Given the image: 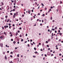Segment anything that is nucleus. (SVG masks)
Here are the masks:
<instances>
[{
  "instance_id": "680f3d73",
  "label": "nucleus",
  "mask_w": 63,
  "mask_h": 63,
  "mask_svg": "<svg viewBox=\"0 0 63 63\" xmlns=\"http://www.w3.org/2000/svg\"><path fill=\"white\" fill-rule=\"evenodd\" d=\"M12 26H15V25L14 24H13Z\"/></svg>"
},
{
  "instance_id": "4d7b16f0",
  "label": "nucleus",
  "mask_w": 63,
  "mask_h": 63,
  "mask_svg": "<svg viewBox=\"0 0 63 63\" xmlns=\"http://www.w3.org/2000/svg\"><path fill=\"white\" fill-rule=\"evenodd\" d=\"M48 26H47V28H49V27H48Z\"/></svg>"
},
{
  "instance_id": "a18cd8bd",
  "label": "nucleus",
  "mask_w": 63,
  "mask_h": 63,
  "mask_svg": "<svg viewBox=\"0 0 63 63\" xmlns=\"http://www.w3.org/2000/svg\"><path fill=\"white\" fill-rule=\"evenodd\" d=\"M6 27H7V28H8V26L7 25L6 26Z\"/></svg>"
},
{
  "instance_id": "bf43d9fd",
  "label": "nucleus",
  "mask_w": 63,
  "mask_h": 63,
  "mask_svg": "<svg viewBox=\"0 0 63 63\" xmlns=\"http://www.w3.org/2000/svg\"><path fill=\"white\" fill-rule=\"evenodd\" d=\"M54 21H55L54 20H53V21H52V22H54Z\"/></svg>"
},
{
  "instance_id": "0e129e2a",
  "label": "nucleus",
  "mask_w": 63,
  "mask_h": 63,
  "mask_svg": "<svg viewBox=\"0 0 63 63\" xmlns=\"http://www.w3.org/2000/svg\"><path fill=\"white\" fill-rule=\"evenodd\" d=\"M40 50H41V51H43V50H42V49H40Z\"/></svg>"
},
{
  "instance_id": "aec40b11",
  "label": "nucleus",
  "mask_w": 63,
  "mask_h": 63,
  "mask_svg": "<svg viewBox=\"0 0 63 63\" xmlns=\"http://www.w3.org/2000/svg\"><path fill=\"white\" fill-rule=\"evenodd\" d=\"M34 53H35V54H36V53H37V51H36V52H34Z\"/></svg>"
},
{
  "instance_id": "393cba45",
  "label": "nucleus",
  "mask_w": 63,
  "mask_h": 63,
  "mask_svg": "<svg viewBox=\"0 0 63 63\" xmlns=\"http://www.w3.org/2000/svg\"><path fill=\"white\" fill-rule=\"evenodd\" d=\"M62 1H61L60 2V3L62 4Z\"/></svg>"
},
{
  "instance_id": "5701e85b",
  "label": "nucleus",
  "mask_w": 63,
  "mask_h": 63,
  "mask_svg": "<svg viewBox=\"0 0 63 63\" xmlns=\"http://www.w3.org/2000/svg\"><path fill=\"white\" fill-rule=\"evenodd\" d=\"M52 19V17H50V19L51 20Z\"/></svg>"
},
{
  "instance_id": "603ef678",
  "label": "nucleus",
  "mask_w": 63,
  "mask_h": 63,
  "mask_svg": "<svg viewBox=\"0 0 63 63\" xmlns=\"http://www.w3.org/2000/svg\"><path fill=\"white\" fill-rule=\"evenodd\" d=\"M4 34H5L6 35V32H4Z\"/></svg>"
},
{
  "instance_id": "4c0bfd02",
  "label": "nucleus",
  "mask_w": 63,
  "mask_h": 63,
  "mask_svg": "<svg viewBox=\"0 0 63 63\" xmlns=\"http://www.w3.org/2000/svg\"><path fill=\"white\" fill-rule=\"evenodd\" d=\"M13 11H15V9H14L13 10Z\"/></svg>"
},
{
  "instance_id": "473e14b6",
  "label": "nucleus",
  "mask_w": 63,
  "mask_h": 63,
  "mask_svg": "<svg viewBox=\"0 0 63 63\" xmlns=\"http://www.w3.org/2000/svg\"><path fill=\"white\" fill-rule=\"evenodd\" d=\"M49 11H51V9H50L49 10Z\"/></svg>"
},
{
  "instance_id": "338daca9",
  "label": "nucleus",
  "mask_w": 63,
  "mask_h": 63,
  "mask_svg": "<svg viewBox=\"0 0 63 63\" xmlns=\"http://www.w3.org/2000/svg\"><path fill=\"white\" fill-rule=\"evenodd\" d=\"M26 36H27V34H26Z\"/></svg>"
},
{
  "instance_id": "412c9836",
  "label": "nucleus",
  "mask_w": 63,
  "mask_h": 63,
  "mask_svg": "<svg viewBox=\"0 0 63 63\" xmlns=\"http://www.w3.org/2000/svg\"><path fill=\"white\" fill-rule=\"evenodd\" d=\"M41 5L43 6H44V5L43 4V3H41Z\"/></svg>"
},
{
  "instance_id": "f3484780",
  "label": "nucleus",
  "mask_w": 63,
  "mask_h": 63,
  "mask_svg": "<svg viewBox=\"0 0 63 63\" xmlns=\"http://www.w3.org/2000/svg\"><path fill=\"white\" fill-rule=\"evenodd\" d=\"M21 42H23V39H22L21 40Z\"/></svg>"
},
{
  "instance_id": "f257e3e1",
  "label": "nucleus",
  "mask_w": 63,
  "mask_h": 63,
  "mask_svg": "<svg viewBox=\"0 0 63 63\" xmlns=\"http://www.w3.org/2000/svg\"><path fill=\"white\" fill-rule=\"evenodd\" d=\"M47 55L48 56H49L51 55V53L50 52H48L47 53Z\"/></svg>"
},
{
  "instance_id": "72a5a7b5",
  "label": "nucleus",
  "mask_w": 63,
  "mask_h": 63,
  "mask_svg": "<svg viewBox=\"0 0 63 63\" xmlns=\"http://www.w3.org/2000/svg\"><path fill=\"white\" fill-rule=\"evenodd\" d=\"M46 43H48V41H46Z\"/></svg>"
},
{
  "instance_id": "6e6d98bb",
  "label": "nucleus",
  "mask_w": 63,
  "mask_h": 63,
  "mask_svg": "<svg viewBox=\"0 0 63 63\" xmlns=\"http://www.w3.org/2000/svg\"><path fill=\"white\" fill-rule=\"evenodd\" d=\"M39 8H40V6H39L38 8V9H39Z\"/></svg>"
},
{
  "instance_id": "e2e57ef3",
  "label": "nucleus",
  "mask_w": 63,
  "mask_h": 63,
  "mask_svg": "<svg viewBox=\"0 0 63 63\" xmlns=\"http://www.w3.org/2000/svg\"><path fill=\"white\" fill-rule=\"evenodd\" d=\"M11 54H13V52H11L10 53Z\"/></svg>"
},
{
  "instance_id": "de8ad7c7",
  "label": "nucleus",
  "mask_w": 63,
  "mask_h": 63,
  "mask_svg": "<svg viewBox=\"0 0 63 63\" xmlns=\"http://www.w3.org/2000/svg\"><path fill=\"white\" fill-rule=\"evenodd\" d=\"M14 2L15 3H16V1H14Z\"/></svg>"
},
{
  "instance_id": "49530a36",
  "label": "nucleus",
  "mask_w": 63,
  "mask_h": 63,
  "mask_svg": "<svg viewBox=\"0 0 63 63\" xmlns=\"http://www.w3.org/2000/svg\"><path fill=\"white\" fill-rule=\"evenodd\" d=\"M47 7H46L45 8V10H47Z\"/></svg>"
},
{
  "instance_id": "1a4fd4ad",
  "label": "nucleus",
  "mask_w": 63,
  "mask_h": 63,
  "mask_svg": "<svg viewBox=\"0 0 63 63\" xmlns=\"http://www.w3.org/2000/svg\"><path fill=\"white\" fill-rule=\"evenodd\" d=\"M17 34H18V33L17 32H16V36H17Z\"/></svg>"
},
{
  "instance_id": "ea45409f",
  "label": "nucleus",
  "mask_w": 63,
  "mask_h": 63,
  "mask_svg": "<svg viewBox=\"0 0 63 63\" xmlns=\"http://www.w3.org/2000/svg\"><path fill=\"white\" fill-rule=\"evenodd\" d=\"M9 26H11V24H10V23L9 24Z\"/></svg>"
},
{
  "instance_id": "052dcab7",
  "label": "nucleus",
  "mask_w": 63,
  "mask_h": 63,
  "mask_svg": "<svg viewBox=\"0 0 63 63\" xmlns=\"http://www.w3.org/2000/svg\"><path fill=\"white\" fill-rule=\"evenodd\" d=\"M33 57H36V56H33Z\"/></svg>"
},
{
  "instance_id": "bb28decb",
  "label": "nucleus",
  "mask_w": 63,
  "mask_h": 63,
  "mask_svg": "<svg viewBox=\"0 0 63 63\" xmlns=\"http://www.w3.org/2000/svg\"><path fill=\"white\" fill-rule=\"evenodd\" d=\"M55 33H57V31H55Z\"/></svg>"
},
{
  "instance_id": "6ab92c4d",
  "label": "nucleus",
  "mask_w": 63,
  "mask_h": 63,
  "mask_svg": "<svg viewBox=\"0 0 63 63\" xmlns=\"http://www.w3.org/2000/svg\"><path fill=\"white\" fill-rule=\"evenodd\" d=\"M13 44H16V41H14L13 42Z\"/></svg>"
},
{
  "instance_id": "58836bf2",
  "label": "nucleus",
  "mask_w": 63,
  "mask_h": 63,
  "mask_svg": "<svg viewBox=\"0 0 63 63\" xmlns=\"http://www.w3.org/2000/svg\"><path fill=\"white\" fill-rule=\"evenodd\" d=\"M19 54H18L17 55V57H19Z\"/></svg>"
},
{
  "instance_id": "e433bc0d",
  "label": "nucleus",
  "mask_w": 63,
  "mask_h": 63,
  "mask_svg": "<svg viewBox=\"0 0 63 63\" xmlns=\"http://www.w3.org/2000/svg\"><path fill=\"white\" fill-rule=\"evenodd\" d=\"M11 26H9V28H10V29H11Z\"/></svg>"
},
{
  "instance_id": "cd10ccee",
  "label": "nucleus",
  "mask_w": 63,
  "mask_h": 63,
  "mask_svg": "<svg viewBox=\"0 0 63 63\" xmlns=\"http://www.w3.org/2000/svg\"><path fill=\"white\" fill-rule=\"evenodd\" d=\"M17 32L18 33H19L20 32V31H17Z\"/></svg>"
},
{
  "instance_id": "8fccbe9b",
  "label": "nucleus",
  "mask_w": 63,
  "mask_h": 63,
  "mask_svg": "<svg viewBox=\"0 0 63 63\" xmlns=\"http://www.w3.org/2000/svg\"><path fill=\"white\" fill-rule=\"evenodd\" d=\"M45 56H46V57H47V55H46V54H45Z\"/></svg>"
},
{
  "instance_id": "864d4df0",
  "label": "nucleus",
  "mask_w": 63,
  "mask_h": 63,
  "mask_svg": "<svg viewBox=\"0 0 63 63\" xmlns=\"http://www.w3.org/2000/svg\"><path fill=\"white\" fill-rule=\"evenodd\" d=\"M50 30H49L48 29V32H49V31H50Z\"/></svg>"
},
{
  "instance_id": "79ce46f5",
  "label": "nucleus",
  "mask_w": 63,
  "mask_h": 63,
  "mask_svg": "<svg viewBox=\"0 0 63 63\" xmlns=\"http://www.w3.org/2000/svg\"><path fill=\"white\" fill-rule=\"evenodd\" d=\"M38 15H39H39H40V13H38Z\"/></svg>"
},
{
  "instance_id": "20e7f679",
  "label": "nucleus",
  "mask_w": 63,
  "mask_h": 63,
  "mask_svg": "<svg viewBox=\"0 0 63 63\" xmlns=\"http://www.w3.org/2000/svg\"><path fill=\"white\" fill-rule=\"evenodd\" d=\"M17 62H18L19 61V58H17Z\"/></svg>"
},
{
  "instance_id": "37998d69",
  "label": "nucleus",
  "mask_w": 63,
  "mask_h": 63,
  "mask_svg": "<svg viewBox=\"0 0 63 63\" xmlns=\"http://www.w3.org/2000/svg\"><path fill=\"white\" fill-rule=\"evenodd\" d=\"M51 9H52V8H53V7H52V6H51Z\"/></svg>"
},
{
  "instance_id": "c03bdc74",
  "label": "nucleus",
  "mask_w": 63,
  "mask_h": 63,
  "mask_svg": "<svg viewBox=\"0 0 63 63\" xmlns=\"http://www.w3.org/2000/svg\"><path fill=\"white\" fill-rule=\"evenodd\" d=\"M28 47H30V46L29 45V44H28Z\"/></svg>"
},
{
  "instance_id": "a19ab883",
  "label": "nucleus",
  "mask_w": 63,
  "mask_h": 63,
  "mask_svg": "<svg viewBox=\"0 0 63 63\" xmlns=\"http://www.w3.org/2000/svg\"><path fill=\"white\" fill-rule=\"evenodd\" d=\"M41 25H42V24H41H41H40V26H41Z\"/></svg>"
},
{
  "instance_id": "a211bd4d",
  "label": "nucleus",
  "mask_w": 63,
  "mask_h": 63,
  "mask_svg": "<svg viewBox=\"0 0 63 63\" xmlns=\"http://www.w3.org/2000/svg\"><path fill=\"white\" fill-rule=\"evenodd\" d=\"M5 18H7V17H8V16H5Z\"/></svg>"
},
{
  "instance_id": "b1692460",
  "label": "nucleus",
  "mask_w": 63,
  "mask_h": 63,
  "mask_svg": "<svg viewBox=\"0 0 63 63\" xmlns=\"http://www.w3.org/2000/svg\"><path fill=\"white\" fill-rule=\"evenodd\" d=\"M22 17H23L24 16V15H22Z\"/></svg>"
},
{
  "instance_id": "09e8293b",
  "label": "nucleus",
  "mask_w": 63,
  "mask_h": 63,
  "mask_svg": "<svg viewBox=\"0 0 63 63\" xmlns=\"http://www.w3.org/2000/svg\"><path fill=\"white\" fill-rule=\"evenodd\" d=\"M59 41L60 42H61V39H59Z\"/></svg>"
},
{
  "instance_id": "dca6fc26",
  "label": "nucleus",
  "mask_w": 63,
  "mask_h": 63,
  "mask_svg": "<svg viewBox=\"0 0 63 63\" xmlns=\"http://www.w3.org/2000/svg\"><path fill=\"white\" fill-rule=\"evenodd\" d=\"M54 55L53 54H51V56H53Z\"/></svg>"
},
{
  "instance_id": "4468645a",
  "label": "nucleus",
  "mask_w": 63,
  "mask_h": 63,
  "mask_svg": "<svg viewBox=\"0 0 63 63\" xmlns=\"http://www.w3.org/2000/svg\"><path fill=\"white\" fill-rule=\"evenodd\" d=\"M43 16H45V14H43L42 15Z\"/></svg>"
},
{
  "instance_id": "3c124183",
  "label": "nucleus",
  "mask_w": 63,
  "mask_h": 63,
  "mask_svg": "<svg viewBox=\"0 0 63 63\" xmlns=\"http://www.w3.org/2000/svg\"><path fill=\"white\" fill-rule=\"evenodd\" d=\"M45 58L44 57L43 58V60H45Z\"/></svg>"
},
{
  "instance_id": "9d476101",
  "label": "nucleus",
  "mask_w": 63,
  "mask_h": 63,
  "mask_svg": "<svg viewBox=\"0 0 63 63\" xmlns=\"http://www.w3.org/2000/svg\"><path fill=\"white\" fill-rule=\"evenodd\" d=\"M13 16V18H15L16 16V15H14Z\"/></svg>"
},
{
  "instance_id": "ddd939ff",
  "label": "nucleus",
  "mask_w": 63,
  "mask_h": 63,
  "mask_svg": "<svg viewBox=\"0 0 63 63\" xmlns=\"http://www.w3.org/2000/svg\"><path fill=\"white\" fill-rule=\"evenodd\" d=\"M19 37H22V35H21L20 34V35H19Z\"/></svg>"
},
{
  "instance_id": "a878e982",
  "label": "nucleus",
  "mask_w": 63,
  "mask_h": 63,
  "mask_svg": "<svg viewBox=\"0 0 63 63\" xmlns=\"http://www.w3.org/2000/svg\"><path fill=\"white\" fill-rule=\"evenodd\" d=\"M2 28L3 29H4V27H2Z\"/></svg>"
},
{
  "instance_id": "f8f14e48",
  "label": "nucleus",
  "mask_w": 63,
  "mask_h": 63,
  "mask_svg": "<svg viewBox=\"0 0 63 63\" xmlns=\"http://www.w3.org/2000/svg\"><path fill=\"white\" fill-rule=\"evenodd\" d=\"M55 29H56V30L57 29V27H55Z\"/></svg>"
},
{
  "instance_id": "39448f33",
  "label": "nucleus",
  "mask_w": 63,
  "mask_h": 63,
  "mask_svg": "<svg viewBox=\"0 0 63 63\" xmlns=\"http://www.w3.org/2000/svg\"><path fill=\"white\" fill-rule=\"evenodd\" d=\"M1 5H4V3H3V2H1Z\"/></svg>"
},
{
  "instance_id": "f03ea898",
  "label": "nucleus",
  "mask_w": 63,
  "mask_h": 63,
  "mask_svg": "<svg viewBox=\"0 0 63 63\" xmlns=\"http://www.w3.org/2000/svg\"><path fill=\"white\" fill-rule=\"evenodd\" d=\"M0 45L1 47H3V43L0 44Z\"/></svg>"
},
{
  "instance_id": "774afa93",
  "label": "nucleus",
  "mask_w": 63,
  "mask_h": 63,
  "mask_svg": "<svg viewBox=\"0 0 63 63\" xmlns=\"http://www.w3.org/2000/svg\"><path fill=\"white\" fill-rule=\"evenodd\" d=\"M48 50H50V48H48Z\"/></svg>"
},
{
  "instance_id": "9b49d317",
  "label": "nucleus",
  "mask_w": 63,
  "mask_h": 63,
  "mask_svg": "<svg viewBox=\"0 0 63 63\" xmlns=\"http://www.w3.org/2000/svg\"><path fill=\"white\" fill-rule=\"evenodd\" d=\"M36 49L37 48H36V47H35L34 48V49L35 50H36Z\"/></svg>"
},
{
  "instance_id": "6e6552de",
  "label": "nucleus",
  "mask_w": 63,
  "mask_h": 63,
  "mask_svg": "<svg viewBox=\"0 0 63 63\" xmlns=\"http://www.w3.org/2000/svg\"><path fill=\"white\" fill-rule=\"evenodd\" d=\"M60 35V36H61V35H62V33H61V32H60L59 33Z\"/></svg>"
},
{
  "instance_id": "f704fd0d",
  "label": "nucleus",
  "mask_w": 63,
  "mask_h": 63,
  "mask_svg": "<svg viewBox=\"0 0 63 63\" xmlns=\"http://www.w3.org/2000/svg\"><path fill=\"white\" fill-rule=\"evenodd\" d=\"M59 55L60 56H61V55L62 54H59Z\"/></svg>"
},
{
  "instance_id": "5fc2aeb1",
  "label": "nucleus",
  "mask_w": 63,
  "mask_h": 63,
  "mask_svg": "<svg viewBox=\"0 0 63 63\" xmlns=\"http://www.w3.org/2000/svg\"><path fill=\"white\" fill-rule=\"evenodd\" d=\"M30 41L31 42H32V41H33V40H31Z\"/></svg>"
},
{
  "instance_id": "2eb2a0df",
  "label": "nucleus",
  "mask_w": 63,
  "mask_h": 63,
  "mask_svg": "<svg viewBox=\"0 0 63 63\" xmlns=\"http://www.w3.org/2000/svg\"><path fill=\"white\" fill-rule=\"evenodd\" d=\"M9 34H12V32H10V33H9Z\"/></svg>"
},
{
  "instance_id": "13d9d810",
  "label": "nucleus",
  "mask_w": 63,
  "mask_h": 63,
  "mask_svg": "<svg viewBox=\"0 0 63 63\" xmlns=\"http://www.w3.org/2000/svg\"><path fill=\"white\" fill-rule=\"evenodd\" d=\"M35 4H36V5H37V3L35 2Z\"/></svg>"
},
{
  "instance_id": "c9c22d12",
  "label": "nucleus",
  "mask_w": 63,
  "mask_h": 63,
  "mask_svg": "<svg viewBox=\"0 0 63 63\" xmlns=\"http://www.w3.org/2000/svg\"><path fill=\"white\" fill-rule=\"evenodd\" d=\"M11 40L12 41H13V39H11Z\"/></svg>"
},
{
  "instance_id": "423d86ee",
  "label": "nucleus",
  "mask_w": 63,
  "mask_h": 63,
  "mask_svg": "<svg viewBox=\"0 0 63 63\" xmlns=\"http://www.w3.org/2000/svg\"><path fill=\"white\" fill-rule=\"evenodd\" d=\"M5 59L7 60V56H5Z\"/></svg>"
},
{
  "instance_id": "7ed1b4c3",
  "label": "nucleus",
  "mask_w": 63,
  "mask_h": 63,
  "mask_svg": "<svg viewBox=\"0 0 63 63\" xmlns=\"http://www.w3.org/2000/svg\"><path fill=\"white\" fill-rule=\"evenodd\" d=\"M0 39H3V36L2 35V36H1L0 37Z\"/></svg>"
},
{
  "instance_id": "0eeeda50",
  "label": "nucleus",
  "mask_w": 63,
  "mask_h": 63,
  "mask_svg": "<svg viewBox=\"0 0 63 63\" xmlns=\"http://www.w3.org/2000/svg\"><path fill=\"white\" fill-rule=\"evenodd\" d=\"M51 30L52 31L53 30V31H54L55 30V29H54L52 28L51 29Z\"/></svg>"
},
{
  "instance_id": "c756f323",
  "label": "nucleus",
  "mask_w": 63,
  "mask_h": 63,
  "mask_svg": "<svg viewBox=\"0 0 63 63\" xmlns=\"http://www.w3.org/2000/svg\"><path fill=\"white\" fill-rule=\"evenodd\" d=\"M51 32H52V31H50V33H51Z\"/></svg>"
},
{
  "instance_id": "2f4dec72",
  "label": "nucleus",
  "mask_w": 63,
  "mask_h": 63,
  "mask_svg": "<svg viewBox=\"0 0 63 63\" xmlns=\"http://www.w3.org/2000/svg\"><path fill=\"white\" fill-rule=\"evenodd\" d=\"M10 57H12V58L13 57V56H12L11 55H10Z\"/></svg>"
},
{
  "instance_id": "69168bd1",
  "label": "nucleus",
  "mask_w": 63,
  "mask_h": 63,
  "mask_svg": "<svg viewBox=\"0 0 63 63\" xmlns=\"http://www.w3.org/2000/svg\"><path fill=\"white\" fill-rule=\"evenodd\" d=\"M41 44L40 43H39V45H41Z\"/></svg>"
},
{
  "instance_id": "c85d7f7f",
  "label": "nucleus",
  "mask_w": 63,
  "mask_h": 63,
  "mask_svg": "<svg viewBox=\"0 0 63 63\" xmlns=\"http://www.w3.org/2000/svg\"><path fill=\"white\" fill-rule=\"evenodd\" d=\"M58 32H59V33L60 32V30H58Z\"/></svg>"
},
{
  "instance_id": "7c9ffc66",
  "label": "nucleus",
  "mask_w": 63,
  "mask_h": 63,
  "mask_svg": "<svg viewBox=\"0 0 63 63\" xmlns=\"http://www.w3.org/2000/svg\"><path fill=\"white\" fill-rule=\"evenodd\" d=\"M47 47H49V45H47Z\"/></svg>"
},
{
  "instance_id": "4be33fe9",
  "label": "nucleus",
  "mask_w": 63,
  "mask_h": 63,
  "mask_svg": "<svg viewBox=\"0 0 63 63\" xmlns=\"http://www.w3.org/2000/svg\"><path fill=\"white\" fill-rule=\"evenodd\" d=\"M28 11H29L28 12V13H29V14H30V12H29V10H28Z\"/></svg>"
}]
</instances>
